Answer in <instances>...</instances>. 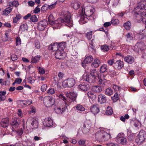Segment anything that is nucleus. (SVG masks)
I'll list each match as a JSON object with an SVG mask.
<instances>
[{"label": "nucleus", "mask_w": 146, "mask_h": 146, "mask_svg": "<svg viewBox=\"0 0 146 146\" xmlns=\"http://www.w3.org/2000/svg\"><path fill=\"white\" fill-rule=\"evenodd\" d=\"M63 23H66V25L69 27L73 25V21L71 19L70 14L68 11L65 12L64 16V19H58L57 20L54 21L50 24L53 26V28L59 29L62 26Z\"/></svg>", "instance_id": "1"}, {"label": "nucleus", "mask_w": 146, "mask_h": 146, "mask_svg": "<svg viewBox=\"0 0 146 146\" xmlns=\"http://www.w3.org/2000/svg\"><path fill=\"white\" fill-rule=\"evenodd\" d=\"M96 138L99 142H103L110 139L111 137L110 134L104 131H98L95 135Z\"/></svg>", "instance_id": "2"}, {"label": "nucleus", "mask_w": 146, "mask_h": 146, "mask_svg": "<svg viewBox=\"0 0 146 146\" xmlns=\"http://www.w3.org/2000/svg\"><path fill=\"white\" fill-rule=\"evenodd\" d=\"M64 94L66 96L67 98H66L63 95V93L62 94H56V96L64 101H66L68 102H73L76 100L77 97V94L74 92L68 93L64 92Z\"/></svg>", "instance_id": "3"}, {"label": "nucleus", "mask_w": 146, "mask_h": 146, "mask_svg": "<svg viewBox=\"0 0 146 146\" xmlns=\"http://www.w3.org/2000/svg\"><path fill=\"white\" fill-rule=\"evenodd\" d=\"M144 9H146V1H142L139 2L135 9L136 14L144 11Z\"/></svg>", "instance_id": "4"}, {"label": "nucleus", "mask_w": 146, "mask_h": 146, "mask_svg": "<svg viewBox=\"0 0 146 146\" xmlns=\"http://www.w3.org/2000/svg\"><path fill=\"white\" fill-rule=\"evenodd\" d=\"M146 139V133L144 131H141L137 136L135 141L139 143H141L144 141Z\"/></svg>", "instance_id": "5"}, {"label": "nucleus", "mask_w": 146, "mask_h": 146, "mask_svg": "<svg viewBox=\"0 0 146 146\" xmlns=\"http://www.w3.org/2000/svg\"><path fill=\"white\" fill-rule=\"evenodd\" d=\"M44 103L46 107H51L54 103V99L50 97H45L44 98Z\"/></svg>", "instance_id": "6"}, {"label": "nucleus", "mask_w": 146, "mask_h": 146, "mask_svg": "<svg viewBox=\"0 0 146 146\" xmlns=\"http://www.w3.org/2000/svg\"><path fill=\"white\" fill-rule=\"evenodd\" d=\"M75 83V80L73 78H69L64 81L62 83L63 86L64 87H73Z\"/></svg>", "instance_id": "7"}, {"label": "nucleus", "mask_w": 146, "mask_h": 146, "mask_svg": "<svg viewBox=\"0 0 146 146\" xmlns=\"http://www.w3.org/2000/svg\"><path fill=\"white\" fill-rule=\"evenodd\" d=\"M137 19L139 22L141 21L144 24H146V13L143 12L136 13Z\"/></svg>", "instance_id": "8"}, {"label": "nucleus", "mask_w": 146, "mask_h": 146, "mask_svg": "<svg viewBox=\"0 0 146 146\" xmlns=\"http://www.w3.org/2000/svg\"><path fill=\"white\" fill-rule=\"evenodd\" d=\"M47 24V21L46 20L40 21L38 23V29L40 31H43L46 27Z\"/></svg>", "instance_id": "9"}, {"label": "nucleus", "mask_w": 146, "mask_h": 146, "mask_svg": "<svg viewBox=\"0 0 146 146\" xmlns=\"http://www.w3.org/2000/svg\"><path fill=\"white\" fill-rule=\"evenodd\" d=\"M84 79L90 83H94L96 81V78L95 77L93 76L90 74H86V75H84Z\"/></svg>", "instance_id": "10"}, {"label": "nucleus", "mask_w": 146, "mask_h": 146, "mask_svg": "<svg viewBox=\"0 0 146 146\" xmlns=\"http://www.w3.org/2000/svg\"><path fill=\"white\" fill-rule=\"evenodd\" d=\"M123 62L120 60H117L114 63L113 66L115 68L119 70L121 69L123 66Z\"/></svg>", "instance_id": "11"}, {"label": "nucleus", "mask_w": 146, "mask_h": 146, "mask_svg": "<svg viewBox=\"0 0 146 146\" xmlns=\"http://www.w3.org/2000/svg\"><path fill=\"white\" fill-rule=\"evenodd\" d=\"M78 88L81 90L84 91H87L90 89L89 85L84 83H82L80 84L78 86Z\"/></svg>", "instance_id": "12"}, {"label": "nucleus", "mask_w": 146, "mask_h": 146, "mask_svg": "<svg viewBox=\"0 0 146 146\" xmlns=\"http://www.w3.org/2000/svg\"><path fill=\"white\" fill-rule=\"evenodd\" d=\"M90 110L91 112L94 114H96L99 111L98 105L97 104L94 105L92 106Z\"/></svg>", "instance_id": "13"}, {"label": "nucleus", "mask_w": 146, "mask_h": 146, "mask_svg": "<svg viewBox=\"0 0 146 146\" xmlns=\"http://www.w3.org/2000/svg\"><path fill=\"white\" fill-rule=\"evenodd\" d=\"M65 108L63 106L56 107L54 108L55 112L58 114H62L64 111Z\"/></svg>", "instance_id": "14"}, {"label": "nucleus", "mask_w": 146, "mask_h": 146, "mask_svg": "<svg viewBox=\"0 0 146 146\" xmlns=\"http://www.w3.org/2000/svg\"><path fill=\"white\" fill-rule=\"evenodd\" d=\"M43 124L46 126H50L52 125V121L50 118H46L43 122Z\"/></svg>", "instance_id": "15"}, {"label": "nucleus", "mask_w": 146, "mask_h": 146, "mask_svg": "<svg viewBox=\"0 0 146 146\" xmlns=\"http://www.w3.org/2000/svg\"><path fill=\"white\" fill-rule=\"evenodd\" d=\"M28 120L32 121L31 125L33 126V128L35 129L37 127L38 122L35 117H31Z\"/></svg>", "instance_id": "16"}, {"label": "nucleus", "mask_w": 146, "mask_h": 146, "mask_svg": "<svg viewBox=\"0 0 146 146\" xmlns=\"http://www.w3.org/2000/svg\"><path fill=\"white\" fill-rule=\"evenodd\" d=\"M81 3L79 1L75 0L74 2L71 3V5L75 10L78 9L80 7Z\"/></svg>", "instance_id": "17"}, {"label": "nucleus", "mask_w": 146, "mask_h": 146, "mask_svg": "<svg viewBox=\"0 0 146 146\" xmlns=\"http://www.w3.org/2000/svg\"><path fill=\"white\" fill-rule=\"evenodd\" d=\"M81 17L80 20V23L81 24H83L86 23L88 21V19L86 17H85L84 15L83 11H82V13H81Z\"/></svg>", "instance_id": "18"}, {"label": "nucleus", "mask_w": 146, "mask_h": 146, "mask_svg": "<svg viewBox=\"0 0 146 146\" xmlns=\"http://www.w3.org/2000/svg\"><path fill=\"white\" fill-rule=\"evenodd\" d=\"M98 101L100 104H102L105 103L106 100L105 96L102 94H100L98 96Z\"/></svg>", "instance_id": "19"}, {"label": "nucleus", "mask_w": 146, "mask_h": 146, "mask_svg": "<svg viewBox=\"0 0 146 146\" xmlns=\"http://www.w3.org/2000/svg\"><path fill=\"white\" fill-rule=\"evenodd\" d=\"M124 61L130 64H132L134 61L133 57L130 56H128L124 58Z\"/></svg>", "instance_id": "20"}, {"label": "nucleus", "mask_w": 146, "mask_h": 146, "mask_svg": "<svg viewBox=\"0 0 146 146\" xmlns=\"http://www.w3.org/2000/svg\"><path fill=\"white\" fill-rule=\"evenodd\" d=\"M9 123V121L8 118L3 119L1 122V125L3 127H6L8 126Z\"/></svg>", "instance_id": "21"}, {"label": "nucleus", "mask_w": 146, "mask_h": 146, "mask_svg": "<svg viewBox=\"0 0 146 146\" xmlns=\"http://www.w3.org/2000/svg\"><path fill=\"white\" fill-rule=\"evenodd\" d=\"M64 52L63 51L58 50L56 51L55 54V57L56 59H61L62 58V56Z\"/></svg>", "instance_id": "22"}, {"label": "nucleus", "mask_w": 146, "mask_h": 146, "mask_svg": "<svg viewBox=\"0 0 146 146\" xmlns=\"http://www.w3.org/2000/svg\"><path fill=\"white\" fill-rule=\"evenodd\" d=\"M100 63V60L97 58H96L92 63L91 66L92 67L97 68L99 66Z\"/></svg>", "instance_id": "23"}, {"label": "nucleus", "mask_w": 146, "mask_h": 146, "mask_svg": "<svg viewBox=\"0 0 146 146\" xmlns=\"http://www.w3.org/2000/svg\"><path fill=\"white\" fill-rule=\"evenodd\" d=\"M87 95L89 98L91 99L92 101H95L96 98V95L93 92H89L87 93Z\"/></svg>", "instance_id": "24"}, {"label": "nucleus", "mask_w": 146, "mask_h": 146, "mask_svg": "<svg viewBox=\"0 0 146 146\" xmlns=\"http://www.w3.org/2000/svg\"><path fill=\"white\" fill-rule=\"evenodd\" d=\"M97 77H98L99 84H104L105 80L104 75L100 74V75L99 74Z\"/></svg>", "instance_id": "25"}, {"label": "nucleus", "mask_w": 146, "mask_h": 146, "mask_svg": "<svg viewBox=\"0 0 146 146\" xmlns=\"http://www.w3.org/2000/svg\"><path fill=\"white\" fill-rule=\"evenodd\" d=\"M58 43H56L50 45L48 48L49 50H52L53 51H56L58 50Z\"/></svg>", "instance_id": "26"}, {"label": "nucleus", "mask_w": 146, "mask_h": 146, "mask_svg": "<svg viewBox=\"0 0 146 146\" xmlns=\"http://www.w3.org/2000/svg\"><path fill=\"white\" fill-rule=\"evenodd\" d=\"M11 124L12 126V129L13 131H14L15 129L18 127L19 125L18 123L16 120L12 121Z\"/></svg>", "instance_id": "27"}, {"label": "nucleus", "mask_w": 146, "mask_h": 146, "mask_svg": "<svg viewBox=\"0 0 146 146\" xmlns=\"http://www.w3.org/2000/svg\"><path fill=\"white\" fill-rule=\"evenodd\" d=\"M92 90L96 93H99L102 90L101 87L99 86H95L92 87Z\"/></svg>", "instance_id": "28"}, {"label": "nucleus", "mask_w": 146, "mask_h": 146, "mask_svg": "<svg viewBox=\"0 0 146 146\" xmlns=\"http://www.w3.org/2000/svg\"><path fill=\"white\" fill-rule=\"evenodd\" d=\"M93 60L92 56H86L84 59V62L85 64H88L90 63Z\"/></svg>", "instance_id": "29"}, {"label": "nucleus", "mask_w": 146, "mask_h": 146, "mask_svg": "<svg viewBox=\"0 0 146 146\" xmlns=\"http://www.w3.org/2000/svg\"><path fill=\"white\" fill-rule=\"evenodd\" d=\"M6 92L5 91H1L0 92V102L5 100L6 97L5 95Z\"/></svg>", "instance_id": "30"}, {"label": "nucleus", "mask_w": 146, "mask_h": 146, "mask_svg": "<svg viewBox=\"0 0 146 146\" xmlns=\"http://www.w3.org/2000/svg\"><path fill=\"white\" fill-rule=\"evenodd\" d=\"M135 46H137L138 48H139L141 51L143 50L145 47V44L143 42L138 43L136 44Z\"/></svg>", "instance_id": "31"}, {"label": "nucleus", "mask_w": 146, "mask_h": 146, "mask_svg": "<svg viewBox=\"0 0 146 146\" xmlns=\"http://www.w3.org/2000/svg\"><path fill=\"white\" fill-rule=\"evenodd\" d=\"M90 74L93 76H94L96 78V77H97L99 75V72L95 69H92L91 70Z\"/></svg>", "instance_id": "32"}, {"label": "nucleus", "mask_w": 146, "mask_h": 146, "mask_svg": "<svg viewBox=\"0 0 146 146\" xmlns=\"http://www.w3.org/2000/svg\"><path fill=\"white\" fill-rule=\"evenodd\" d=\"M126 41L130 42L131 40H133V37L132 34L131 33H127L125 35Z\"/></svg>", "instance_id": "33"}, {"label": "nucleus", "mask_w": 146, "mask_h": 146, "mask_svg": "<svg viewBox=\"0 0 146 146\" xmlns=\"http://www.w3.org/2000/svg\"><path fill=\"white\" fill-rule=\"evenodd\" d=\"M12 10V9L10 7H8L5 9L3 12V14L5 15L9 14Z\"/></svg>", "instance_id": "34"}, {"label": "nucleus", "mask_w": 146, "mask_h": 146, "mask_svg": "<svg viewBox=\"0 0 146 146\" xmlns=\"http://www.w3.org/2000/svg\"><path fill=\"white\" fill-rule=\"evenodd\" d=\"M113 90L110 88H108L105 90V93L106 95L110 96H111L113 93Z\"/></svg>", "instance_id": "35"}, {"label": "nucleus", "mask_w": 146, "mask_h": 146, "mask_svg": "<svg viewBox=\"0 0 146 146\" xmlns=\"http://www.w3.org/2000/svg\"><path fill=\"white\" fill-rule=\"evenodd\" d=\"M108 69V67L106 64H103L100 67V72L101 73H103L106 72Z\"/></svg>", "instance_id": "36"}, {"label": "nucleus", "mask_w": 146, "mask_h": 146, "mask_svg": "<svg viewBox=\"0 0 146 146\" xmlns=\"http://www.w3.org/2000/svg\"><path fill=\"white\" fill-rule=\"evenodd\" d=\"M58 50L63 51L65 47V44L64 42H62L59 44H58Z\"/></svg>", "instance_id": "37"}, {"label": "nucleus", "mask_w": 146, "mask_h": 146, "mask_svg": "<svg viewBox=\"0 0 146 146\" xmlns=\"http://www.w3.org/2000/svg\"><path fill=\"white\" fill-rule=\"evenodd\" d=\"M40 58V56H38L35 57H33L31 59V62L33 63H36L39 61Z\"/></svg>", "instance_id": "38"}, {"label": "nucleus", "mask_w": 146, "mask_h": 146, "mask_svg": "<svg viewBox=\"0 0 146 146\" xmlns=\"http://www.w3.org/2000/svg\"><path fill=\"white\" fill-rule=\"evenodd\" d=\"M123 26L125 29L129 30L131 27V24L129 21H128L124 24Z\"/></svg>", "instance_id": "39"}, {"label": "nucleus", "mask_w": 146, "mask_h": 146, "mask_svg": "<svg viewBox=\"0 0 146 146\" xmlns=\"http://www.w3.org/2000/svg\"><path fill=\"white\" fill-rule=\"evenodd\" d=\"M28 28L27 25L23 24L21 25L20 27V30L22 31H27Z\"/></svg>", "instance_id": "40"}, {"label": "nucleus", "mask_w": 146, "mask_h": 146, "mask_svg": "<svg viewBox=\"0 0 146 146\" xmlns=\"http://www.w3.org/2000/svg\"><path fill=\"white\" fill-rule=\"evenodd\" d=\"M113 112V110L110 107H108L106 111V114L107 115H111Z\"/></svg>", "instance_id": "41"}, {"label": "nucleus", "mask_w": 146, "mask_h": 146, "mask_svg": "<svg viewBox=\"0 0 146 146\" xmlns=\"http://www.w3.org/2000/svg\"><path fill=\"white\" fill-rule=\"evenodd\" d=\"M101 48L102 50L104 52H107L109 50V46L106 44L101 46Z\"/></svg>", "instance_id": "42"}, {"label": "nucleus", "mask_w": 146, "mask_h": 146, "mask_svg": "<svg viewBox=\"0 0 146 146\" xmlns=\"http://www.w3.org/2000/svg\"><path fill=\"white\" fill-rule=\"evenodd\" d=\"M76 110L78 111H83L85 110V108L82 106L80 104H77L76 106Z\"/></svg>", "instance_id": "43"}, {"label": "nucleus", "mask_w": 146, "mask_h": 146, "mask_svg": "<svg viewBox=\"0 0 146 146\" xmlns=\"http://www.w3.org/2000/svg\"><path fill=\"white\" fill-rule=\"evenodd\" d=\"M117 141L119 143H121L122 145H125L126 144L127 140L126 138L124 137Z\"/></svg>", "instance_id": "44"}, {"label": "nucleus", "mask_w": 146, "mask_h": 146, "mask_svg": "<svg viewBox=\"0 0 146 146\" xmlns=\"http://www.w3.org/2000/svg\"><path fill=\"white\" fill-rule=\"evenodd\" d=\"M21 16L20 14H17L16 17H15L13 19V22L14 23H17L18 21L21 18Z\"/></svg>", "instance_id": "45"}, {"label": "nucleus", "mask_w": 146, "mask_h": 146, "mask_svg": "<svg viewBox=\"0 0 146 146\" xmlns=\"http://www.w3.org/2000/svg\"><path fill=\"white\" fill-rule=\"evenodd\" d=\"M124 137V134L122 133H119L116 137V139L117 141H119V140L121 139L123 137Z\"/></svg>", "instance_id": "46"}, {"label": "nucleus", "mask_w": 146, "mask_h": 146, "mask_svg": "<svg viewBox=\"0 0 146 146\" xmlns=\"http://www.w3.org/2000/svg\"><path fill=\"white\" fill-rule=\"evenodd\" d=\"M30 20L33 22H36L38 21V19L35 15H33L31 16Z\"/></svg>", "instance_id": "47"}, {"label": "nucleus", "mask_w": 146, "mask_h": 146, "mask_svg": "<svg viewBox=\"0 0 146 146\" xmlns=\"http://www.w3.org/2000/svg\"><path fill=\"white\" fill-rule=\"evenodd\" d=\"M93 13V11L92 9H90L89 10L86 11L84 13V14L87 16L90 17L92 15Z\"/></svg>", "instance_id": "48"}, {"label": "nucleus", "mask_w": 146, "mask_h": 146, "mask_svg": "<svg viewBox=\"0 0 146 146\" xmlns=\"http://www.w3.org/2000/svg\"><path fill=\"white\" fill-rule=\"evenodd\" d=\"M92 31H91L88 32L86 34V36L88 40H90L92 38Z\"/></svg>", "instance_id": "49"}, {"label": "nucleus", "mask_w": 146, "mask_h": 146, "mask_svg": "<svg viewBox=\"0 0 146 146\" xmlns=\"http://www.w3.org/2000/svg\"><path fill=\"white\" fill-rule=\"evenodd\" d=\"M111 99L113 102H116L118 99V94L117 93H115L114 96L111 97Z\"/></svg>", "instance_id": "50"}, {"label": "nucleus", "mask_w": 146, "mask_h": 146, "mask_svg": "<svg viewBox=\"0 0 146 146\" xmlns=\"http://www.w3.org/2000/svg\"><path fill=\"white\" fill-rule=\"evenodd\" d=\"M31 110L29 111V113H35L36 112V110L35 108L33 106H31L30 107Z\"/></svg>", "instance_id": "51"}, {"label": "nucleus", "mask_w": 146, "mask_h": 146, "mask_svg": "<svg viewBox=\"0 0 146 146\" xmlns=\"http://www.w3.org/2000/svg\"><path fill=\"white\" fill-rule=\"evenodd\" d=\"M54 17L52 14H50L48 17V22L50 24L52 23V22L54 21Z\"/></svg>", "instance_id": "52"}, {"label": "nucleus", "mask_w": 146, "mask_h": 146, "mask_svg": "<svg viewBox=\"0 0 146 146\" xmlns=\"http://www.w3.org/2000/svg\"><path fill=\"white\" fill-rule=\"evenodd\" d=\"M47 93L49 95H51L55 93V91L54 89L51 88L48 90Z\"/></svg>", "instance_id": "53"}, {"label": "nucleus", "mask_w": 146, "mask_h": 146, "mask_svg": "<svg viewBox=\"0 0 146 146\" xmlns=\"http://www.w3.org/2000/svg\"><path fill=\"white\" fill-rule=\"evenodd\" d=\"M47 88V86L46 84H43L41 87V90L42 92L46 91Z\"/></svg>", "instance_id": "54"}, {"label": "nucleus", "mask_w": 146, "mask_h": 146, "mask_svg": "<svg viewBox=\"0 0 146 146\" xmlns=\"http://www.w3.org/2000/svg\"><path fill=\"white\" fill-rule=\"evenodd\" d=\"M119 23V20L118 19H112L111 21V23L113 25H116Z\"/></svg>", "instance_id": "55"}, {"label": "nucleus", "mask_w": 146, "mask_h": 146, "mask_svg": "<svg viewBox=\"0 0 146 146\" xmlns=\"http://www.w3.org/2000/svg\"><path fill=\"white\" fill-rule=\"evenodd\" d=\"M39 72L40 74H44L45 73V70L44 68L41 67H39L38 69Z\"/></svg>", "instance_id": "56"}, {"label": "nucleus", "mask_w": 146, "mask_h": 146, "mask_svg": "<svg viewBox=\"0 0 146 146\" xmlns=\"http://www.w3.org/2000/svg\"><path fill=\"white\" fill-rule=\"evenodd\" d=\"M49 6L46 4H45L44 6H42L41 8V9L43 11H45L48 9Z\"/></svg>", "instance_id": "57"}, {"label": "nucleus", "mask_w": 146, "mask_h": 146, "mask_svg": "<svg viewBox=\"0 0 146 146\" xmlns=\"http://www.w3.org/2000/svg\"><path fill=\"white\" fill-rule=\"evenodd\" d=\"M56 2H55V3L53 4L52 5H48L49 7L48 9L50 10H52L56 6Z\"/></svg>", "instance_id": "58"}, {"label": "nucleus", "mask_w": 146, "mask_h": 146, "mask_svg": "<svg viewBox=\"0 0 146 146\" xmlns=\"http://www.w3.org/2000/svg\"><path fill=\"white\" fill-rule=\"evenodd\" d=\"M15 132L17 133H18V134L19 135H21L22 134V133H23V130L21 128L19 129V130L18 131H16L15 130H14V131Z\"/></svg>", "instance_id": "59"}, {"label": "nucleus", "mask_w": 146, "mask_h": 146, "mask_svg": "<svg viewBox=\"0 0 146 146\" xmlns=\"http://www.w3.org/2000/svg\"><path fill=\"white\" fill-rule=\"evenodd\" d=\"M109 73L111 76H113L115 74V72L114 70H112L109 71Z\"/></svg>", "instance_id": "60"}, {"label": "nucleus", "mask_w": 146, "mask_h": 146, "mask_svg": "<svg viewBox=\"0 0 146 146\" xmlns=\"http://www.w3.org/2000/svg\"><path fill=\"white\" fill-rule=\"evenodd\" d=\"M113 88L116 91H119L121 89V88L119 86L115 85H113Z\"/></svg>", "instance_id": "61"}, {"label": "nucleus", "mask_w": 146, "mask_h": 146, "mask_svg": "<svg viewBox=\"0 0 146 146\" xmlns=\"http://www.w3.org/2000/svg\"><path fill=\"white\" fill-rule=\"evenodd\" d=\"M90 9H91L90 7H85L84 10H83V9H82L81 13H82V10L83 11V12L84 13H85L86 12V11L89 10Z\"/></svg>", "instance_id": "62"}, {"label": "nucleus", "mask_w": 146, "mask_h": 146, "mask_svg": "<svg viewBox=\"0 0 146 146\" xmlns=\"http://www.w3.org/2000/svg\"><path fill=\"white\" fill-rule=\"evenodd\" d=\"M12 60L14 61L17 60V56L14 54H12L11 56Z\"/></svg>", "instance_id": "63"}, {"label": "nucleus", "mask_w": 146, "mask_h": 146, "mask_svg": "<svg viewBox=\"0 0 146 146\" xmlns=\"http://www.w3.org/2000/svg\"><path fill=\"white\" fill-rule=\"evenodd\" d=\"M16 44L17 45H20L21 44V40L20 38L18 37L16 38Z\"/></svg>", "instance_id": "64"}]
</instances>
